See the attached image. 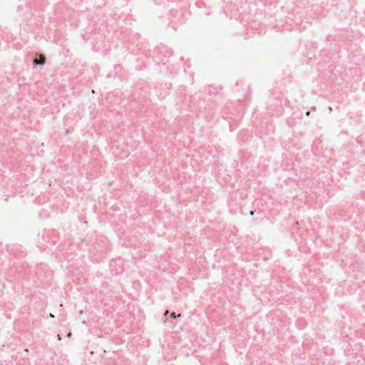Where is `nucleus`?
Returning a JSON list of instances; mask_svg holds the SVG:
<instances>
[{"instance_id":"6","label":"nucleus","mask_w":365,"mask_h":365,"mask_svg":"<svg viewBox=\"0 0 365 365\" xmlns=\"http://www.w3.org/2000/svg\"><path fill=\"white\" fill-rule=\"evenodd\" d=\"M171 317H172L173 318H174V319H175V318H176V317L175 316V313H173V314H171Z\"/></svg>"},{"instance_id":"4","label":"nucleus","mask_w":365,"mask_h":365,"mask_svg":"<svg viewBox=\"0 0 365 365\" xmlns=\"http://www.w3.org/2000/svg\"><path fill=\"white\" fill-rule=\"evenodd\" d=\"M170 12L174 15L175 16L176 14H177V11H174V10H170Z\"/></svg>"},{"instance_id":"2","label":"nucleus","mask_w":365,"mask_h":365,"mask_svg":"<svg viewBox=\"0 0 365 365\" xmlns=\"http://www.w3.org/2000/svg\"><path fill=\"white\" fill-rule=\"evenodd\" d=\"M283 108L281 106H279V111L276 113L277 115H280L282 113Z\"/></svg>"},{"instance_id":"5","label":"nucleus","mask_w":365,"mask_h":365,"mask_svg":"<svg viewBox=\"0 0 365 365\" xmlns=\"http://www.w3.org/2000/svg\"><path fill=\"white\" fill-rule=\"evenodd\" d=\"M254 214H255V211L254 210H250V215H254Z\"/></svg>"},{"instance_id":"7","label":"nucleus","mask_w":365,"mask_h":365,"mask_svg":"<svg viewBox=\"0 0 365 365\" xmlns=\"http://www.w3.org/2000/svg\"><path fill=\"white\" fill-rule=\"evenodd\" d=\"M50 317H51V318H53V317H54V316H53L52 314H50Z\"/></svg>"},{"instance_id":"3","label":"nucleus","mask_w":365,"mask_h":365,"mask_svg":"<svg viewBox=\"0 0 365 365\" xmlns=\"http://www.w3.org/2000/svg\"><path fill=\"white\" fill-rule=\"evenodd\" d=\"M173 51H168L166 52V55H167L168 56H173Z\"/></svg>"},{"instance_id":"1","label":"nucleus","mask_w":365,"mask_h":365,"mask_svg":"<svg viewBox=\"0 0 365 365\" xmlns=\"http://www.w3.org/2000/svg\"><path fill=\"white\" fill-rule=\"evenodd\" d=\"M33 63H34V65H41V66H42V65H44V64H45V63H46V59L43 58L42 60L38 61V60H37L36 58H34V59L33 60Z\"/></svg>"}]
</instances>
